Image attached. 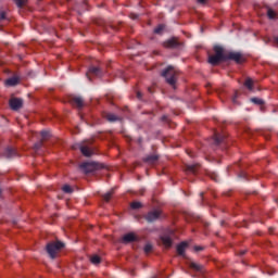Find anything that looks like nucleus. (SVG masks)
<instances>
[{"label": "nucleus", "instance_id": "nucleus-43", "mask_svg": "<svg viewBox=\"0 0 278 278\" xmlns=\"http://www.w3.org/2000/svg\"><path fill=\"white\" fill-rule=\"evenodd\" d=\"M199 1V3H201V4H204L205 2H206V0H198Z\"/></svg>", "mask_w": 278, "mask_h": 278}, {"label": "nucleus", "instance_id": "nucleus-9", "mask_svg": "<svg viewBox=\"0 0 278 278\" xmlns=\"http://www.w3.org/2000/svg\"><path fill=\"white\" fill-rule=\"evenodd\" d=\"M18 154L16 152V149L13 147H8L7 149H4V151L2 152V156L7 160H12L14 157H16Z\"/></svg>", "mask_w": 278, "mask_h": 278}, {"label": "nucleus", "instance_id": "nucleus-14", "mask_svg": "<svg viewBox=\"0 0 278 278\" xmlns=\"http://www.w3.org/2000/svg\"><path fill=\"white\" fill-rule=\"evenodd\" d=\"M164 47L166 49H177L179 47V42L176 38H172L164 42Z\"/></svg>", "mask_w": 278, "mask_h": 278}, {"label": "nucleus", "instance_id": "nucleus-17", "mask_svg": "<svg viewBox=\"0 0 278 278\" xmlns=\"http://www.w3.org/2000/svg\"><path fill=\"white\" fill-rule=\"evenodd\" d=\"M137 240V237L135 236L134 232H128L126 235H124L122 242L123 243H130Z\"/></svg>", "mask_w": 278, "mask_h": 278}, {"label": "nucleus", "instance_id": "nucleus-4", "mask_svg": "<svg viewBox=\"0 0 278 278\" xmlns=\"http://www.w3.org/2000/svg\"><path fill=\"white\" fill-rule=\"evenodd\" d=\"M226 61H232L237 64H243L245 62V59L240 52L230 51L226 53Z\"/></svg>", "mask_w": 278, "mask_h": 278}, {"label": "nucleus", "instance_id": "nucleus-33", "mask_svg": "<svg viewBox=\"0 0 278 278\" xmlns=\"http://www.w3.org/2000/svg\"><path fill=\"white\" fill-rule=\"evenodd\" d=\"M152 249H153V245L151 243H147L144 245V252L146 253H150L152 251Z\"/></svg>", "mask_w": 278, "mask_h": 278}, {"label": "nucleus", "instance_id": "nucleus-11", "mask_svg": "<svg viewBox=\"0 0 278 278\" xmlns=\"http://www.w3.org/2000/svg\"><path fill=\"white\" fill-rule=\"evenodd\" d=\"M173 235H174V231L172 230L170 233H165L162 236V241H163V244L166 247V248H170L173 245Z\"/></svg>", "mask_w": 278, "mask_h": 278}, {"label": "nucleus", "instance_id": "nucleus-1", "mask_svg": "<svg viewBox=\"0 0 278 278\" xmlns=\"http://www.w3.org/2000/svg\"><path fill=\"white\" fill-rule=\"evenodd\" d=\"M215 54L208 55V63L213 66H217L219 62H227V53L222 46L215 45L214 46Z\"/></svg>", "mask_w": 278, "mask_h": 278}, {"label": "nucleus", "instance_id": "nucleus-34", "mask_svg": "<svg viewBox=\"0 0 278 278\" xmlns=\"http://www.w3.org/2000/svg\"><path fill=\"white\" fill-rule=\"evenodd\" d=\"M238 91H235V97H232V104H238Z\"/></svg>", "mask_w": 278, "mask_h": 278}, {"label": "nucleus", "instance_id": "nucleus-38", "mask_svg": "<svg viewBox=\"0 0 278 278\" xmlns=\"http://www.w3.org/2000/svg\"><path fill=\"white\" fill-rule=\"evenodd\" d=\"M211 178H212L213 180H215V182L218 181V178H217V175H216V174H212Z\"/></svg>", "mask_w": 278, "mask_h": 278}, {"label": "nucleus", "instance_id": "nucleus-47", "mask_svg": "<svg viewBox=\"0 0 278 278\" xmlns=\"http://www.w3.org/2000/svg\"><path fill=\"white\" fill-rule=\"evenodd\" d=\"M0 195H1V189H0Z\"/></svg>", "mask_w": 278, "mask_h": 278}, {"label": "nucleus", "instance_id": "nucleus-24", "mask_svg": "<svg viewBox=\"0 0 278 278\" xmlns=\"http://www.w3.org/2000/svg\"><path fill=\"white\" fill-rule=\"evenodd\" d=\"M166 28V25L165 24H160L155 29H154V33L156 35H162L163 31L165 30Z\"/></svg>", "mask_w": 278, "mask_h": 278}, {"label": "nucleus", "instance_id": "nucleus-7", "mask_svg": "<svg viewBox=\"0 0 278 278\" xmlns=\"http://www.w3.org/2000/svg\"><path fill=\"white\" fill-rule=\"evenodd\" d=\"M162 216L161 210H153L146 214L144 218L148 223H154Z\"/></svg>", "mask_w": 278, "mask_h": 278}, {"label": "nucleus", "instance_id": "nucleus-10", "mask_svg": "<svg viewBox=\"0 0 278 278\" xmlns=\"http://www.w3.org/2000/svg\"><path fill=\"white\" fill-rule=\"evenodd\" d=\"M71 103L73 106L77 108L79 111L85 106L83 97L74 96L71 98Z\"/></svg>", "mask_w": 278, "mask_h": 278}, {"label": "nucleus", "instance_id": "nucleus-18", "mask_svg": "<svg viewBox=\"0 0 278 278\" xmlns=\"http://www.w3.org/2000/svg\"><path fill=\"white\" fill-rule=\"evenodd\" d=\"M188 248V242L182 241L177 245V252L180 256L185 257L186 249Z\"/></svg>", "mask_w": 278, "mask_h": 278}, {"label": "nucleus", "instance_id": "nucleus-41", "mask_svg": "<svg viewBox=\"0 0 278 278\" xmlns=\"http://www.w3.org/2000/svg\"><path fill=\"white\" fill-rule=\"evenodd\" d=\"M274 43H276V46H278V37H274Z\"/></svg>", "mask_w": 278, "mask_h": 278}, {"label": "nucleus", "instance_id": "nucleus-22", "mask_svg": "<svg viewBox=\"0 0 278 278\" xmlns=\"http://www.w3.org/2000/svg\"><path fill=\"white\" fill-rule=\"evenodd\" d=\"M114 194V188H112L110 191H108L106 193H104L102 195V198L104 199L105 202H110V200L112 199V195Z\"/></svg>", "mask_w": 278, "mask_h": 278}, {"label": "nucleus", "instance_id": "nucleus-13", "mask_svg": "<svg viewBox=\"0 0 278 278\" xmlns=\"http://www.w3.org/2000/svg\"><path fill=\"white\" fill-rule=\"evenodd\" d=\"M213 141H214V144L216 147L223 144L226 142V136L225 135H222L219 132H215L214 134V137H213Z\"/></svg>", "mask_w": 278, "mask_h": 278}, {"label": "nucleus", "instance_id": "nucleus-6", "mask_svg": "<svg viewBox=\"0 0 278 278\" xmlns=\"http://www.w3.org/2000/svg\"><path fill=\"white\" fill-rule=\"evenodd\" d=\"M77 149H79L83 155L86 157H91L93 155V150H91L88 144L77 143L73 146V150H77Z\"/></svg>", "mask_w": 278, "mask_h": 278}, {"label": "nucleus", "instance_id": "nucleus-44", "mask_svg": "<svg viewBox=\"0 0 278 278\" xmlns=\"http://www.w3.org/2000/svg\"><path fill=\"white\" fill-rule=\"evenodd\" d=\"M244 254H245V251H241V254H240V255L242 256V255H244Z\"/></svg>", "mask_w": 278, "mask_h": 278}, {"label": "nucleus", "instance_id": "nucleus-31", "mask_svg": "<svg viewBox=\"0 0 278 278\" xmlns=\"http://www.w3.org/2000/svg\"><path fill=\"white\" fill-rule=\"evenodd\" d=\"M17 8L22 9L26 4V0H14Z\"/></svg>", "mask_w": 278, "mask_h": 278}, {"label": "nucleus", "instance_id": "nucleus-3", "mask_svg": "<svg viewBox=\"0 0 278 278\" xmlns=\"http://www.w3.org/2000/svg\"><path fill=\"white\" fill-rule=\"evenodd\" d=\"M162 76L166 79V83L169 86L175 87L178 72L174 66L169 65L166 70H164Z\"/></svg>", "mask_w": 278, "mask_h": 278}, {"label": "nucleus", "instance_id": "nucleus-2", "mask_svg": "<svg viewBox=\"0 0 278 278\" xmlns=\"http://www.w3.org/2000/svg\"><path fill=\"white\" fill-rule=\"evenodd\" d=\"M64 247L65 243L63 241H50L47 243L46 251L51 260H55Z\"/></svg>", "mask_w": 278, "mask_h": 278}, {"label": "nucleus", "instance_id": "nucleus-29", "mask_svg": "<svg viewBox=\"0 0 278 278\" xmlns=\"http://www.w3.org/2000/svg\"><path fill=\"white\" fill-rule=\"evenodd\" d=\"M41 141L47 140L50 137V131L49 130H41Z\"/></svg>", "mask_w": 278, "mask_h": 278}, {"label": "nucleus", "instance_id": "nucleus-25", "mask_svg": "<svg viewBox=\"0 0 278 278\" xmlns=\"http://www.w3.org/2000/svg\"><path fill=\"white\" fill-rule=\"evenodd\" d=\"M276 16L277 13L271 8H267V17H269V20H275Z\"/></svg>", "mask_w": 278, "mask_h": 278}, {"label": "nucleus", "instance_id": "nucleus-28", "mask_svg": "<svg viewBox=\"0 0 278 278\" xmlns=\"http://www.w3.org/2000/svg\"><path fill=\"white\" fill-rule=\"evenodd\" d=\"M250 101H252V103H254L256 105H264V100L260 99V98H252V99H250Z\"/></svg>", "mask_w": 278, "mask_h": 278}, {"label": "nucleus", "instance_id": "nucleus-35", "mask_svg": "<svg viewBox=\"0 0 278 278\" xmlns=\"http://www.w3.org/2000/svg\"><path fill=\"white\" fill-rule=\"evenodd\" d=\"M130 18L134 20V21H136V20L139 18V14L131 13V14H130Z\"/></svg>", "mask_w": 278, "mask_h": 278}, {"label": "nucleus", "instance_id": "nucleus-12", "mask_svg": "<svg viewBox=\"0 0 278 278\" xmlns=\"http://www.w3.org/2000/svg\"><path fill=\"white\" fill-rule=\"evenodd\" d=\"M102 74H103V72L100 67L91 66L89 68V72L87 73V77L89 78V80H91V78L89 77L90 75H92L94 77H101Z\"/></svg>", "mask_w": 278, "mask_h": 278}, {"label": "nucleus", "instance_id": "nucleus-26", "mask_svg": "<svg viewBox=\"0 0 278 278\" xmlns=\"http://www.w3.org/2000/svg\"><path fill=\"white\" fill-rule=\"evenodd\" d=\"M243 85H245V88H248V90L253 91V79L252 78L245 79V83Z\"/></svg>", "mask_w": 278, "mask_h": 278}, {"label": "nucleus", "instance_id": "nucleus-20", "mask_svg": "<svg viewBox=\"0 0 278 278\" xmlns=\"http://www.w3.org/2000/svg\"><path fill=\"white\" fill-rule=\"evenodd\" d=\"M189 266H190L191 269H193V270H195L198 273H202L203 268H204L203 265H199V263H193V262H191L189 264Z\"/></svg>", "mask_w": 278, "mask_h": 278}, {"label": "nucleus", "instance_id": "nucleus-32", "mask_svg": "<svg viewBox=\"0 0 278 278\" xmlns=\"http://www.w3.org/2000/svg\"><path fill=\"white\" fill-rule=\"evenodd\" d=\"M42 146H43V140L36 142L34 146L35 151L40 150L42 148Z\"/></svg>", "mask_w": 278, "mask_h": 278}, {"label": "nucleus", "instance_id": "nucleus-8", "mask_svg": "<svg viewBox=\"0 0 278 278\" xmlns=\"http://www.w3.org/2000/svg\"><path fill=\"white\" fill-rule=\"evenodd\" d=\"M12 111H18L23 108V99L13 97L9 101Z\"/></svg>", "mask_w": 278, "mask_h": 278}, {"label": "nucleus", "instance_id": "nucleus-37", "mask_svg": "<svg viewBox=\"0 0 278 278\" xmlns=\"http://www.w3.org/2000/svg\"><path fill=\"white\" fill-rule=\"evenodd\" d=\"M194 250H195L197 252H201V251H203V247H201V245H195V247H194Z\"/></svg>", "mask_w": 278, "mask_h": 278}, {"label": "nucleus", "instance_id": "nucleus-23", "mask_svg": "<svg viewBox=\"0 0 278 278\" xmlns=\"http://www.w3.org/2000/svg\"><path fill=\"white\" fill-rule=\"evenodd\" d=\"M90 262L93 265H99L101 263V256H98V254H93L90 258Z\"/></svg>", "mask_w": 278, "mask_h": 278}, {"label": "nucleus", "instance_id": "nucleus-16", "mask_svg": "<svg viewBox=\"0 0 278 278\" xmlns=\"http://www.w3.org/2000/svg\"><path fill=\"white\" fill-rule=\"evenodd\" d=\"M200 167H201L200 164H189L186 167V172L187 174L197 175Z\"/></svg>", "mask_w": 278, "mask_h": 278}, {"label": "nucleus", "instance_id": "nucleus-30", "mask_svg": "<svg viewBox=\"0 0 278 278\" xmlns=\"http://www.w3.org/2000/svg\"><path fill=\"white\" fill-rule=\"evenodd\" d=\"M62 190H63L65 193H67V194H70V193L73 192V189H72V187H71L70 185H64L63 188H62Z\"/></svg>", "mask_w": 278, "mask_h": 278}, {"label": "nucleus", "instance_id": "nucleus-46", "mask_svg": "<svg viewBox=\"0 0 278 278\" xmlns=\"http://www.w3.org/2000/svg\"><path fill=\"white\" fill-rule=\"evenodd\" d=\"M149 91L152 93V90H151V88H149Z\"/></svg>", "mask_w": 278, "mask_h": 278}, {"label": "nucleus", "instance_id": "nucleus-39", "mask_svg": "<svg viewBox=\"0 0 278 278\" xmlns=\"http://www.w3.org/2000/svg\"><path fill=\"white\" fill-rule=\"evenodd\" d=\"M137 98H138L139 100L142 99V93H141L140 91L137 92Z\"/></svg>", "mask_w": 278, "mask_h": 278}, {"label": "nucleus", "instance_id": "nucleus-5", "mask_svg": "<svg viewBox=\"0 0 278 278\" xmlns=\"http://www.w3.org/2000/svg\"><path fill=\"white\" fill-rule=\"evenodd\" d=\"M80 169L85 173V174H90L96 172L97 169H99V164L97 162H84L80 165Z\"/></svg>", "mask_w": 278, "mask_h": 278}, {"label": "nucleus", "instance_id": "nucleus-36", "mask_svg": "<svg viewBox=\"0 0 278 278\" xmlns=\"http://www.w3.org/2000/svg\"><path fill=\"white\" fill-rule=\"evenodd\" d=\"M5 20V12L1 11L0 12V22Z\"/></svg>", "mask_w": 278, "mask_h": 278}, {"label": "nucleus", "instance_id": "nucleus-42", "mask_svg": "<svg viewBox=\"0 0 278 278\" xmlns=\"http://www.w3.org/2000/svg\"><path fill=\"white\" fill-rule=\"evenodd\" d=\"M245 173H241V174H239V177H241V178H245Z\"/></svg>", "mask_w": 278, "mask_h": 278}, {"label": "nucleus", "instance_id": "nucleus-45", "mask_svg": "<svg viewBox=\"0 0 278 278\" xmlns=\"http://www.w3.org/2000/svg\"><path fill=\"white\" fill-rule=\"evenodd\" d=\"M200 195H201V198H202V197L204 195V192H201Z\"/></svg>", "mask_w": 278, "mask_h": 278}, {"label": "nucleus", "instance_id": "nucleus-15", "mask_svg": "<svg viewBox=\"0 0 278 278\" xmlns=\"http://www.w3.org/2000/svg\"><path fill=\"white\" fill-rule=\"evenodd\" d=\"M159 159H160L159 154H149L143 159V162L149 165H153L159 161Z\"/></svg>", "mask_w": 278, "mask_h": 278}, {"label": "nucleus", "instance_id": "nucleus-27", "mask_svg": "<svg viewBox=\"0 0 278 278\" xmlns=\"http://www.w3.org/2000/svg\"><path fill=\"white\" fill-rule=\"evenodd\" d=\"M130 206L132 210H139L142 207V203L139 201H134V202H131Z\"/></svg>", "mask_w": 278, "mask_h": 278}, {"label": "nucleus", "instance_id": "nucleus-21", "mask_svg": "<svg viewBox=\"0 0 278 278\" xmlns=\"http://www.w3.org/2000/svg\"><path fill=\"white\" fill-rule=\"evenodd\" d=\"M18 84V79L16 77H11L9 79L5 80V85L8 87H14Z\"/></svg>", "mask_w": 278, "mask_h": 278}, {"label": "nucleus", "instance_id": "nucleus-40", "mask_svg": "<svg viewBox=\"0 0 278 278\" xmlns=\"http://www.w3.org/2000/svg\"><path fill=\"white\" fill-rule=\"evenodd\" d=\"M203 224H204V227H205V228H208L210 225H211L208 222H204V220H203Z\"/></svg>", "mask_w": 278, "mask_h": 278}, {"label": "nucleus", "instance_id": "nucleus-19", "mask_svg": "<svg viewBox=\"0 0 278 278\" xmlns=\"http://www.w3.org/2000/svg\"><path fill=\"white\" fill-rule=\"evenodd\" d=\"M105 117H106V119H108L110 123H115V122L121 121V117L117 116V115H115V114H113V113H108V114L105 115Z\"/></svg>", "mask_w": 278, "mask_h": 278}]
</instances>
